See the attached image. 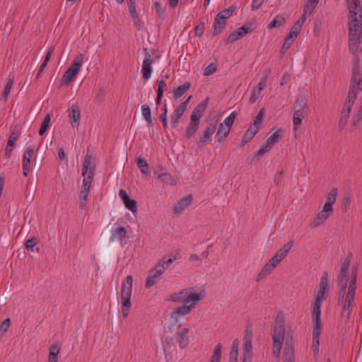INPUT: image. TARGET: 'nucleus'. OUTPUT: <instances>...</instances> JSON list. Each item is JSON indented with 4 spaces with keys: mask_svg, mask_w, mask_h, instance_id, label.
Listing matches in <instances>:
<instances>
[{
    "mask_svg": "<svg viewBox=\"0 0 362 362\" xmlns=\"http://www.w3.org/2000/svg\"><path fill=\"white\" fill-rule=\"evenodd\" d=\"M271 149L266 144H264L257 151L255 152L254 158H257V160L259 159L262 156H264V153L268 152Z\"/></svg>",
    "mask_w": 362,
    "mask_h": 362,
    "instance_id": "nucleus-55",
    "label": "nucleus"
},
{
    "mask_svg": "<svg viewBox=\"0 0 362 362\" xmlns=\"http://www.w3.org/2000/svg\"><path fill=\"white\" fill-rule=\"evenodd\" d=\"M195 35L198 37H202L203 35L204 31V23L200 22L195 28Z\"/></svg>",
    "mask_w": 362,
    "mask_h": 362,
    "instance_id": "nucleus-64",
    "label": "nucleus"
},
{
    "mask_svg": "<svg viewBox=\"0 0 362 362\" xmlns=\"http://www.w3.org/2000/svg\"><path fill=\"white\" fill-rule=\"evenodd\" d=\"M128 7L129 12L133 20H138V13L136 10V0H129Z\"/></svg>",
    "mask_w": 362,
    "mask_h": 362,
    "instance_id": "nucleus-46",
    "label": "nucleus"
},
{
    "mask_svg": "<svg viewBox=\"0 0 362 362\" xmlns=\"http://www.w3.org/2000/svg\"><path fill=\"white\" fill-rule=\"evenodd\" d=\"M127 235V230L124 227L120 226L114 228L110 238V241L122 240Z\"/></svg>",
    "mask_w": 362,
    "mask_h": 362,
    "instance_id": "nucleus-22",
    "label": "nucleus"
},
{
    "mask_svg": "<svg viewBox=\"0 0 362 362\" xmlns=\"http://www.w3.org/2000/svg\"><path fill=\"white\" fill-rule=\"evenodd\" d=\"M305 117V112L300 110H294L293 116V129L297 130L298 126L302 122V119Z\"/></svg>",
    "mask_w": 362,
    "mask_h": 362,
    "instance_id": "nucleus-35",
    "label": "nucleus"
},
{
    "mask_svg": "<svg viewBox=\"0 0 362 362\" xmlns=\"http://www.w3.org/2000/svg\"><path fill=\"white\" fill-rule=\"evenodd\" d=\"M362 119V107H361L360 110L358 111L357 114L352 119V125L354 127H356L357 124Z\"/></svg>",
    "mask_w": 362,
    "mask_h": 362,
    "instance_id": "nucleus-63",
    "label": "nucleus"
},
{
    "mask_svg": "<svg viewBox=\"0 0 362 362\" xmlns=\"http://www.w3.org/2000/svg\"><path fill=\"white\" fill-rule=\"evenodd\" d=\"M141 109L142 112V115L145 120L147 122V123L149 124H153V119L151 117V110L150 107L148 105H141Z\"/></svg>",
    "mask_w": 362,
    "mask_h": 362,
    "instance_id": "nucleus-41",
    "label": "nucleus"
},
{
    "mask_svg": "<svg viewBox=\"0 0 362 362\" xmlns=\"http://www.w3.org/2000/svg\"><path fill=\"white\" fill-rule=\"evenodd\" d=\"M83 62V56L78 54L74 59L73 63L65 71L61 80V86L72 82L78 74Z\"/></svg>",
    "mask_w": 362,
    "mask_h": 362,
    "instance_id": "nucleus-7",
    "label": "nucleus"
},
{
    "mask_svg": "<svg viewBox=\"0 0 362 362\" xmlns=\"http://www.w3.org/2000/svg\"><path fill=\"white\" fill-rule=\"evenodd\" d=\"M266 115V110L264 108H262L259 112L257 113L255 120L254 123L252 124L253 126H257V127L259 128L260 124L263 122L264 118Z\"/></svg>",
    "mask_w": 362,
    "mask_h": 362,
    "instance_id": "nucleus-44",
    "label": "nucleus"
},
{
    "mask_svg": "<svg viewBox=\"0 0 362 362\" xmlns=\"http://www.w3.org/2000/svg\"><path fill=\"white\" fill-rule=\"evenodd\" d=\"M89 191L82 189L80 192L79 198H80V207L83 209L86 204V200L88 195Z\"/></svg>",
    "mask_w": 362,
    "mask_h": 362,
    "instance_id": "nucleus-54",
    "label": "nucleus"
},
{
    "mask_svg": "<svg viewBox=\"0 0 362 362\" xmlns=\"http://www.w3.org/2000/svg\"><path fill=\"white\" fill-rule=\"evenodd\" d=\"M191 83L186 81L182 85L179 86L173 93V99L175 100L179 99L184 93L190 88Z\"/></svg>",
    "mask_w": 362,
    "mask_h": 362,
    "instance_id": "nucleus-29",
    "label": "nucleus"
},
{
    "mask_svg": "<svg viewBox=\"0 0 362 362\" xmlns=\"http://www.w3.org/2000/svg\"><path fill=\"white\" fill-rule=\"evenodd\" d=\"M69 117L71 120V124L72 127H76L81 118V112L79 110L78 105H72L71 108L69 110Z\"/></svg>",
    "mask_w": 362,
    "mask_h": 362,
    "instance_id": "nucleus-23",
    "label": "nucleus"
},
{
    "mask_svg": "<svg viewBox=\"0 0 362 362\" xmlns=\"http://www.w3.org/2000/svg\"><path fill=\"white\" fill-rule=\"evenodd\" d=\"M358 95H351L348 93L346 99L344 103L343 109L341 112V117L339 122V129L342 130L345 128L349 119L351 108Z\"/></svg>",
    "mask_w": 362,
    "mask_h": 362,
    "instance_id": "nucleus-9",
    "label": "nucleus"
},
{
    "mask_svg": "<svg viewBox=\"0 0 362 362\" xmlns=\"http://www.w3.org/2000/svg\"><path fill=\"white\" fill-rule=\"evenodd\" d=\"M286 23V19L282 16H277L269 24V28L272 29L276 27L283 26Z\"/></svg>",
    "mask_w": 362,
    "mask_h": 362,
    "instance_id": "nucleus-42",
    "label": "nucleus"
},
{
    "mask_svg": "<svg viewBox=\"0 0 362 362\" xmlns=\"http://www.w3.org/2000/svg\"><path fill=\"white\" fill-rule=\"evenodd\" d=\"M222 344L218 343L216 345L210 362H221Z\"/></svg>",
    "mask_w": 362,
    "mask_h": 362,
    "instance_id": "nucleus-38",
    "label": "nucleus"
},
{
    "mask_svg": "<svg viewBox=\"0 0 362 362\" xmlns=\"http://www.w3.org/2000/svg\"><path fill=\"white\" fill-rule=\"evenodd\" d=\"M251 31L252 28L250 25L245 24L229 35L227 39V43L237 41L240 38L243 37L244 36H245L247 33H250Z\"/></svg>",
    "mask_w": 362,
    "mask_h": 362,
    "instance_id": "nucleus-14",
    "label": "nucleus"
},
{
    "mask_svg": "<svg viewBox=\"0 0 362 362\" xmlns=\"http://www.w3.org/2000/svg\"><path fill=\"white\" fill-rule=\"evenodd\" d=\"M351 257L352 254L351 252H349L341 264L339 274H338L337 278V285L339 287V293H340L341 296L344 294H345L346 288L348 289V280L346 277L349 274V269L351 264Z\"/></svg>",
    "mask_w": 362,
    "mask_h": 362,
    "instance_id": "nucleus-6",
    "label": "nucleus"
},
{
    "mask_svg": "<svg viewBox=\"0 0 362 362\" xmlns=\"http://www.w3.org/2000/svg\"><path fill=\"white\" fill-rule=\"evenodd\" d=\"M153 269L155 270L156 273L162 275L167 269V267L165 266V262L160 260Z\"/></svg>",
    "mask_w": 362,
    "mask_h": 362,
    "instance_id": "nucleus-58",
    "label": "nucleus"
},
{
    "mask_svg": "<svg viewBox=\"0 0 362 362\" xmlns=\"http://www.w3.org/2000/svg\"><path fill=\"white\" fill-rule=\"evenodd\" d=\"M192 98V95H189L188 98L185 100L184 102L181 103L180 105H178L175 110L173 111V112L170 115V121L171 124L173 128H177L178 126V124L180 123V121L184 114V112L186 111L187 105L189 103V100Z\"/></svg>",
    "mask_w": 362,
    "mask_h": 362,
    "instance_id": "nucleus-10",
    "label": "nucleus"
},
{
    "mask_svg": "<svg viewBox=\"0 0 362 362\" xmlns=\"http://www.w3.org/2000/svg\"><path fill=\"white\" fill-rule=\"evenodd\" d=\"M253 332L252 329L247 327L245 331L244 341H252Z\"/></svg>",
    "mask_w": 362,
    "mask_h": 362,
    "instance_id": "nucleus-61",
    "label": "nucleus"
},
{
    "mask_svg": "<svg viewBox=\"0 0 362 362\" xmlns=\"http://www.w3.org/2000/svg\"><path fill=\"white\" fill-rule=\"evenodd\" d=\"M192 202V195L189 194L186 197L180 199L175 206L173 209L174 214H181L185 209L191 205Z\"/></svg>",
    "mask_w": 362,
    "mask_h": 362,
    "instance_id": "nucleus-19",
    "label": "nucleus"
},
{
    "mask_svg": "<svg viewBox=\"0 0 362 362\" xmlns=\"http://www.w3.org/2000/svg\"><path fill=\"white\" fill-rule=\"evenodd\" d=\"M238 347H239V340L235 339L233 340L231 350L230 351V358H238Z\"/></svg>",
    "mask_w": 362,
    "mask_h": 362,
    "instance_id": "nucleus-48",
    "label": "nucleus"
},
{
    "mask_svg": "<svg viewBox=\"0 0 362 362\" xmlns=\"http://www.w3.org/2000/svg\"><path fill=\"white\" fill-rule=\"evenodd\" d=\"M337 196V189L333 188L328 193L327 198H326V202L324 204L323 207H325L328 209L333 211L332 206L336 202Z\"/></svg>",
    "mask_w": 362,
    "mask_h": 362,
    "instance_id": "nucleus-25",
    "label": "nucleus"
},
{
    "mask_svg": "<svg viewBox=\"0 0 362 362\" xmlns=\"http://www.w3.org/2000/svg\"><path fill=\"white\" fill-rule=\"evenodd\" d=\"M227 24V20L221 16H216L213 25V35H216L223 31Z\"/></svg>",
    "mask_w": 362,
    "mask_h": 362,
    "instance_id": "nucleus-20",
    "label": "nucleus"
},
{
    "mask_svg": "<svg viewBox=\"0 0 362 362\" xmlns=\"http://www.w3.org/2000/svg\"><path fill=\"white\" fill-rule=\"evenodd\" d=\"M319 1L320 0H307L305 4L303 9L305 13L308 14V16H310L313 13L315 8H316Z\"/></svg>",
    "mask_w": 362,
    "mask_h": 362,
    "instance_id": "nucleus-34",
    "label": "nucleus"
},
{
    "mask_svg": "<svg viewBox=\"0 0 362 362\" xmlns=\"http://www.w3.org/2000/svg\"><path fill=\"white\" fill-rule=\"evenodd\" d=\"M313 333L317 332L321 334L322 322L321 317L313 318Z\"/></svg>",
    "mask_w": 362,
    "mask_h": 362,
    "instance_id": "nucleus-52",
    "label": "nucleus"
},
{
    "mask_svg": "<svg viewBox=\"0 0 362 362\" xmlns=\"http://www.w3.org/2000/svg\"><path fill=\"white\" fill-rule=\"evenodd\" d=\"M259 132V127L251 124L246 131L242 143V146L249 142L255 136V135Z\"/></svg>",
    "mask_w": 362,
    "mask_h": 362,
    "instance_id": "nucleus-30",
    "label": "nucleus"
},
{
    "mask_svg": "<svg viewBox=\"0 0 362 362\" xmlns=\"http://www.w3.org/2000/svg\"><path fill=\"white\" fill-rule=\"evenodd\" d=\"M201 298V294L194 292L193 288H186L171 295L170 299L175 303L189 301H192V303L188 305H184L173 309L170 317V325L172 326L177 325L178 327H180L181 325L178 322L181 317L189 315L195 308L196 303L199 301Z\"/></svg>",
    "mask_w": 362,
    "mask_h": 362,
    "instance_id": "nucleus-2",
    "label": "nucleus"
},
{
    "mask_svg": "<svg viewBox=\"0 0 362 362\" xmlns=\"http://www.w3.org/2000/svg\"><path fill=\"white\" fill-rule=\"evenodd\" d=\"M167 112H168L167 106H166V105H165L163 109V112H162V114L159 117V119L161 121V122L163 124V126L165 129H168Z\"/></svg>",
    "mask_w": 362,
    "mask_h": 362,
    "instance_id": "nucleus-56",
    "label": "nucleus"
},
{
    "mask_svg": "<svg viewBox=\"0 0 362 362\" xmlns=\"http://www.w3.org/2000/svg\"><path fill=\"white\" fill-rule=\"evenodd\" d=\"M92 156L86 154L82 168V175L83 176L82 189L90 190V185L93 179V170L95 166H91Z\"/></svg>",
    "mask_w": 362,
    "mask_h": 362,
    "instance_id": "nucleus-8",
    "label": "nucleus"
},
{
    "mask_svg": "<svg viewBox=\"0 0 362 362\" xmlns=\"http://www.w3.org/2000/svg\"><path fill=\"white\" fill-rule=\"evenodd\" d=\"M285 318L283 313H279L274 320V325L272 333V353L273 355L279 358L283 344L285 339Z\"/></svg>",
    "mask_w": 362,
    "mask_h": 362,
    "instance_id": "nucleus-4",
    "label": "nucleus"
},
{
    "mask_svg": "<svg viewBox=\"0 0 362 362\" xmlns=\"http://www.w3.org/2000/svg\"><path fill=\"white\" fill-rule=\"evenodd\" d=\"M281 260L276 255L272 257V259L266 264L273 271L274 269L279 264Z\"/></svg>",
    "mask_w": 362,
    "mask_h": 362,
    "instance_id": "nucleus-57",
    "label": "nucleus"
},
{
    "mask_svg": "<svg viewBox=\"0 0 362 362\" xmlns=\"http://www.w3.org/2000/svg\"><path fill=\"white\" fill-rule=\"evenodd\" d=\"M13 78H9L5 88H4V90L3 91V93L1 95L2 98L6 100L7 98H8V96L10 93V91H11V87L13 86Z\"/></svg>",
    "mask_w": 362,
    "mask_h": 362,
    "instance_id": "nucleus-51",
    "label": "nucleus"
},
{
    "mask_svg": "<svg viewBox=\"0 0 362 362\" xmlns=\"http://www.w3.org/2000/svg\"><path fill=\"white\" fill-rule=\"evenodd\" d=\"M216 129V123L215 122L209 124V125L202 131V133L197 141L199 147H202L211 141L212 135L215 133Z\"/></svg>",
    "mask_w": 362,
    "mask_h": 362,
    "instance_id": "nucleus-11",
    "label": "nucleus"
},
{
    "mask_svg": "<svg viewBox=\"0 0 362 362\" xmlns=\"http://www.w3.org/2000/svg\"><path fill=\"white\" fill-rule=\"evenodd\" d=\"M349 15V49L357 52L362 34V8L360 0H346Z\"/></svg>",
    "mask_w": 362,
    "mask_h": 362,
    "instance_id": "nucleus-1",
    "label": "nucleus"
},
{
    "mask_svg": "<svg viewBox=\"0 0 362 362\" xmlns=\"http://www.w3.org/2000/svg\"><path fill=\"white\" fill-rule=\"evenodd\" d=\"M281 129H278L271 136H269L267 141L266 144L272 148V147L279 141V139L281 137Z\"/></svg>",
    "mask_w": 362,
    "mask_h": 362,
    "instance_id": "nucleus-36",
    "label": "nucleus"
},
{
    "mask_svg": "<svg viewBox=\"0 0 362 362\" xmlns=\"http://www.w3.org/2000/svg\"><path fill=\"white\" fill-rule=\"evenodd\" d=\"M208 100L209 98H207L195 107V108L194 109L191 114L190 119H193L194 121L195 120L197 122L200 121V119L202 117L207 107Z\"/></svg>",
    "mask_w": 362,
    "mask_h": 362,
    "instance_id": "nucleus-17",
    "label": "nucleus"
},
{
    "mask_svg": "<svg viewBox=\"0 0 362 362\" xmlns=\"http://www.w3.org/2000/svg\"><path fill=\"white\" fill-rule=\"evenodd\" d=\"M163 73H164V71H163L160 73V76H158V78L157 79V83H158V90H159L160 92L161 91L164 92V89L166 86L165 79L168 78V75L164 76Z\"/></svg>",
    "mask_w": 362,
    "mask_h": 362,
    "instance_id": "nucleus-43",
    "label": "nucleus"
},
{
    "mask_svg": "<svg viewBox=\"0 0 362 362\" xmlns=\"http://www.w3.org/2000/svg\"><path fill=\"white\" fill-rule=\"evenodd\" d=\"M332 212L333 211L323 207L322 209L318 212L313 221L310 223V226L313 228H315L322 225L329 218Z\"/></svg>",
    "mask_w": 362,
    "mask_h": 362,
    "instance_id": "nucleus-12",
    "label": "nucleus"
},
{
    "mask_svg": "<svg viewBox=\"0 0 362 362\" xmlns=\"http://www.w3.org/2000/svg\"><path fill=\"white\" fill-rule=\"evenodd\" d=\"M60 351V346L58 344H52L49 347L48 362H58V354Z\"/></svg>",
    "mask_w": 362,
    "mask_h": 362,
    "instance_id": "nucleus-31",
    "label": "nucleus"
},
{
    "mask_svg": "<svg viewBox=\"0 0 362 362\" xmlns=\"http://www.w3.org/2000/svg\"><path fill=\"white\" fill-rule=\"evenodd\" d=\"M144 50L145 52V56H144V59L142 63L141 74H142L143 78L145 80H148L150 78V77L151 76L152 60L151 59V55L147 51V49L144 48Z\"/></svg>",
    "mask_w": 362,
    "mask_h": 362,
    "instance_id": "nucleus-13",
    "label": "nucleus"
},
{
    "mask_svg": "<svg viewBox=\"0 0 362 362\" xmlns=\"http://www.w3.org/2000/svg\"><path fill=\"white\" fill-rule=\"evenodd\" d=\"M161 274H158V273H156L154 269L150 271L148 276L146 279L145 283V287L146 288H149L152 287L153 285L157 284L160 280Z\"/></svg>",
    "mask_w": 362,
    "mask_h": 362,
    "instance_id": "nucleus-24",
    "label": "nucleus"
},
{
    "mask_svg": "<svg viewBox=\"0 0 362 362\" xmlns=\"http://www.w3.org/2000/svg\"><path fill=\"white\" fill-rule=\"evenodd\" d=\"M119 197L122 200L125 207L132 211L136 212L137 210L136 202L135 200L130 199L126 190L120 189L119 192Z\"/></svg>",
    "mask_w": 362,
    "mask_h": 362,
    "instance_id": "nucleus-16",
    "label": "nucleus"
},
{
    "mask_svg": "<svg viewBox=\"0 0 362 362\" xmlns=\"http://www.w3.org/2000/svg\"><path fill=\"white\" fill-rule=\"evenodd\" d=\"M158 178L163 183L169 185H175L176 182L174 177L168 173H163L158 175Z\"/></svg>",
    "mask_w": 362,
    "mask_h": 362,
    "instance_id": "nucleus-40",
    "label": "nucleus"
},
{
    "mask_svg": "<svg viewBox=\"0 0 362 362\" xmlns=\"http://www.w3.org/2000/svg\"><path fill=\"white\" fill-rule=\"evenodd\" d=\"M235 8V6H231L228 8L221 11L216 16H221L222 17L225 18L226 20H228L233 15Z\"/></svg>",
    "mask_w": 362,
    "mask_h": 362,
    "instance_id": "nucleus-49",
    "label": "nucleus"
},
{
    "mask_svg": "<svg viewBox=\"0 0 362 362\" xmlns=\"http://www.w3.org/2000/svg\"><path fill=\"white\" fill-rule=\"evenodd\" d=\"M230 131V129L229 127H225L224 124H220L218 132L216 134V137L217 138L218 141L219 143L223 142L229 134Z\"/></svg>",
    "mask_w": 362,
    "mask_h": 362,
    "instance_id": "nucleus-27",
    "label": "nucleus"
},
{
    "mask_svg": "<svg viewBox=\"0 0 362 362\" xmlns=\"http://www.w3.org/2000/svg\"><path fill=\"white\" fill-rule=\"evenodd\" d=\"M15 141L8 140L5 149V156L9 158L12 153Z\"/></svg>",
    "mask_w": 362,
    "mask_h": 362,
    "instance_id": "nucleus-60",
    "label": "nucleus"
},
{
    "mask_svg": "<svg viewBox=\"0 0 362 362\" xmlns=\"http://www.w3.org/2000/svg\"><path fill=\"white\" fill-rule=\"evenodd\" d=\"M217 68L216 64L211 63L209 64L204 71V75L206 76H210L216 72Z\"/></svg>",
    "mask_w": 362,
    "mask_h": 362,
    "instance_id": "nucleus-59",
    "label": "nucleus"
},
{
    "mask_svg": "<svg viewBox=\"0 0 362 362\" xmlns=\"http://www.w3.org/2000/svg\"><path fill=\"white\" fill-rule=\"evenodd\" d=\"M136 165L141 174L148 175L149 174V165L145 158L139 157L136 160Z\"/></svg>",
    "mask_w": 362,
    "mask_h": 362,
    "instance_id": "nucleus-33",
    "label": "nucleus"
},
{
    "mask_svg": "<svg viewBox=\"0 0 362 362\" xmlns=\"http://www.w3.org/2000/svg\"><path fill=\"white\" fill-rule=\"evenodd\" d=\"M33 148L32 146H28L24 153L23 158V175L27 177L29 174L30 166H31V159L33 156Z\"/></svg>",
    "mask_w": 362,
    "mask_h": 362,
    "instance_id": "nucleus-15",
    "label": "nucleus"
},
{
    "mask_svg": "<svg viewBox=\"0 0 362 362\" xmlns=\"http://www.w3.org/2000/svg\"><path fill=\"white\" fill-rule=\"evenodd\" d=\"M272 272V270L269 268V267L267 266V264H265L264 267L262 268V269L259 273V274L257 275V277L256 279L257 281H260L261 280L264 279L267 275L271 274Z\"/></svg>",
    "mask_w": 362,
    "mask_h": 362,
    "instance_id": "nucleus-50",
    "label": "nucleus"
},
{
    "mask_svg": "<svg viewBox=\"0 0 362 362\" xmlns=\"http://www.w3.org/2000/svg\"><path fill=\"white\" fill-rule=\"evenodd\" d=\"M308 98L305 95L300 94L297 96V98L294 105V110H300L305 112L307 107Z\"/></svg>",
    "mask_w": 362,
    "mask_h": 362,
    "instance_id": "nucleus-26",
    "label": "nucleus"
},
{
    "mask_svg": "<svg viewBox=\"0 0 362 362\" xmlns=\"http://www.w3.org/2000/svg\"><path fill=\"white\" fill-rule=\"evenodd\" d=\"M357 276V267H353L347 292H345V294L342 296L340 293H338V304L342 306L340 320L344 323L348 322L352 311L356 289Z\"/></svg>",
    "mask_w": 362,
    "mask_h": 362,
    "instance_id": "nucleus-3",
    "label": "nucleus"
},
{
    "mask_svg": "<svg viewBox=\"0 0 362 362\" xmlns=\"http://www.w3.org/2000/svg\"><path fill=\"white\" fill-rule=\"evenodd\" d=\"M38 243H39L38 238L36 237H33V238L28 239L25 241V246L28 251L39 252L38 247L36 248V250H35V247L37 245Z\"/></svg>",
    "mask_w": 362,
    "mask_h": 362,
    "instance_id": "nucleus-39",
    "label": "nucleus"
},
{
    "mask_svg": "<svg viewBox=\"0 0 362 362\" xmlns=\"http://www.w3.org/2000/svg\"><path fill=\"white\" fill-rule=\"evenodd\" d=\"M293 245V241L289 240L280 250L277 251L276 256H277L281 260H283L286 257Z\"/></svg>",
    "mask_w": 362,
    "mask_h": 362,
    "instance_id": "nucleus-32",
    "label": "nucleus"
},
{
    "mask_svg": "<svg viewBox=\"0 0 362 362\" xmlns=\"http://www.w3.org/2000/svg\"><path fill=\"white\" fill-rule=\"evenodd\" d=\"M189 332V329L185 327L175 333V339L180 349H185L188 346L189 338L187 334Z\"/></svg>",
    "mask_w": 362,
    "mask_h": 362,
    "instance_id": "nucleus-18",
    "label": "nucleus"
},
{
    "mask_svg": "<svg viewBox=\"0 0 362 362\" xmlns=\"http://www.w3.org/2000/svg\"><path fill=\"white\" fill-rule=\"evenodd\" d=\"M199 128V122L194 121L193 119H190L189 124L187 128L186 131V138L187 139H191L194 136L196 132Z\"/></svg>",
    "mask_w": 362,
    "mask_h": 362,
    "instance_id": "nucleus-28",
    "label": "nucleus"
},
{
    "mask_svg": "<svg viewBox=\"0 0 362 362\" xmlns=\"http://www.w3.org/2000/svg\"><path fill=\"white\" fill-rule=\"evenodd\" d=\"M321 305L322 303L319 300H315L313 304V318L321 317Z\"/></svg>",
    "mask_w": 362,
    "mask_h": 362,
    "instance_id": "nucleus-45",
    "label": "nucleus"
},
{
    "mask_svg": "<svg viewBox=\"0 0 362 362\" xmlns=\"http://www.w3.org/2000/svg\"><path fill=\"white\" fill-rule=\"evenodd\" d=\"M320 334L317 332L313 333V342H312V350L313 358L315 361L319 360V351H320Z\"/></svg>",
    "mask_w": 362,
    "mask_h": 362,
    "instance_id": "nucleus-21",
    "label": "nucleus"
},
{
    "mask_svg": "<svg viewBox=\"0 0 362 362\" xmlns=\"http://www.w3.org/2000/svg\"><path fill=\"white\" fill-rule=\"evenodd\" d=\"M235 117H236V112H233L230 114V115L228 117H227L224 119L223 122H222L221 124H224L225 127H229L230 129L231 126L233 124V123L235 122Z\"/></svg>",
    "mask_w": 362,
    "mask_h": 362,
    "instance_id": "nucleus-53",
    "label": "nucleus"
},
{
    "mask_svg": "<svg viewBox=\"0 0 362 362\" xmlns=\"http://www.w3.org/2000/svg\"><path fill=\"white\" fill-rule=\"evenodd\" d=\"M327 286H328V274L327 272H325L322 273V275L320 279V287L323 288H325L327 289Z\"/></svg>",
    "mask_w": 362,
    "mask_h": 362,
    "instance_id": "nucleus-62",
    "label": "nucleus"
},
{
    "mask_svg": "<svg viewBox=\"0 0 362 362\" xmlns=\"http://www.w3.org/2000/svg\"><path fill=\"white\" fill-rule=\"evenodd\" d=\"M133 286V277L127 276L123 281L121 291L122 313L124 318L128 316L129 309L132 306L131 297Z\"/></svg>",
    "mask_w": 362,
    "mask_h": 362,
    "instance_id": "nucleus-5",
    "label": "nucleus"
},
{
    "mask_svg": "<svg viewBox=\"0 0 362 362\" xmlns=\"http://www.w3.org/2000/svg\"><path fill=\"white\" fill-rule=\"evenodd\" d=\"M50 120H51L50 116H49V115H47L45 117L44 121L40 126V129L39 130V134L40 136H42L47 132V130L49 127V123H50Z\"/></svg>",
    "mask_w": 362,
    "mask_h": 362,
    "instance_id": "nucleus-47",
    "label": "nucleus"
},
{
    "mask_svg": "<svg viewBox=\"0 0 362 362\" xmlns=\"http://www.w3.org/2000/svg\"><path fill=\"white\" fill-rule=\"evenodd\" d=\"M252 341H244L243 358L252 359Z\"/></svg>",
    "mask_w": 362,
    "mask_h": 362,
    "instance_id": "nucleus-37",
    "label": "nucleus"
}]
</instances>
